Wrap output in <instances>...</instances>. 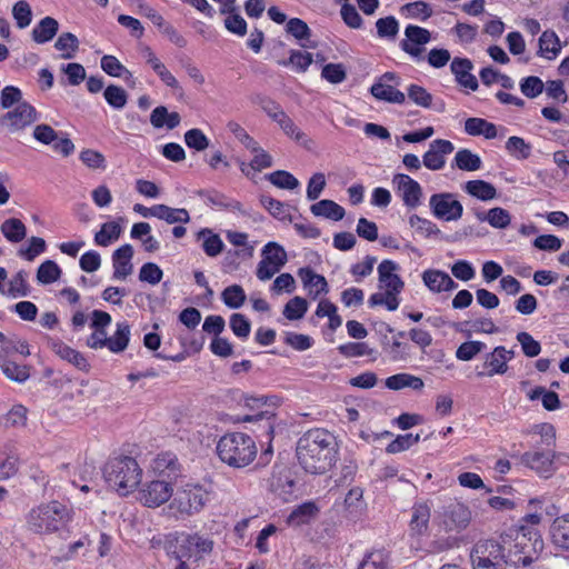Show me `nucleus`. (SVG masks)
Returning <instances> with one entry per match:
<instances>
[{
    "label": "nucleus",
    "mask_w": 569,
    "mask_h": 569,
    "mask_svg": "<svg viewBox=\"0 0 569 569\" xmlns=\"http://www.w3.org/2000/svg\"><path fill=\"white\" fill-rule=\"evenodd\" d=\"M531 433L538 435L540 441L536 443L535 450L525 452L520 460L523 466L535 471L539 477L550 478L557 467L556 429L551 423L535 425Z\"/></svg>",
    "instance_id": "obj_3"
},
{
    "label": "nucleus",
    "mask_w": 569,
    "mask_h": 569,
    "mask_svg": "<svg viewBox=\"0 0 569 569\" xmlns=\"http://www.w3.org/2000/svg\"><path fill=\"white\" fill-rule=\"evenodd\" d=\"M70 521V510L59 501H50L30 510L27 523L34 533H52Z\"/></svg>",
    "instance_id": "obj_7"
},
{
    "label": "nucleus",
    "mask_w": 569,
    "mask_h": 569,
    "mask_svg": "<svg viewBox=\"0 0 569 569\" xmlns=\"http://www.w3.org/2000/svg\"><path fill=\"white\" fill-rule=\"evenodd\" d=\"M451 72L455 74L457 82L469 90H477L478 80L471 73L472 62L467 58H455L451 61Z\"/></svg>",
    "instance_id": "obj_24"
},
{
    "label": "nucleus",
    "mask_w": 569,
    "mask_h": 569,
    "mask_svg": "<svg viewBox=\"0 0 569 569\" xmlns=\"http://www.w3.org/2000/svg\"><path fill=\"white\" fill-rule=\"evenodd\" d=\"M545 548L543 539L532 528L516 536L502 535L499 540L482 539L470 551L471 565L528 566Z\"/></svg>",
    "instance_id": "obj_1"
},
{
    "label": "nucleus",
    "mask_w": 569,
    "mask_h": 569,
    "mask_svg": "<svg viewBox=\"0 0 569 569\" xmlns=\"http://www.w3.org/2000/svg\"><path fill=\"white\" fill-rule=\"evenodd\" d=\"M0 369L8 379L17 382H24L30 376L27 366H20L6 359L0 360Z\"/></svg>",
    "instance_id": "obj_49"
},
{
    "label": "nucleus",
    "mask_w": 569,
    "mask_h": 569,
    "mask_svg": "<svg viewBox=\"0 0 569 569\" xmlns=\"http://www.w3.org/2000/svg\"><path fill=\"white\" fill-rule=\"evenodd\" d=\"M219 459L231 468H244L257 457L254 440L244 432H228L217 443Z\"/></svg>",
    "instance_id": "obj_4"
},
{
    "label": "nucleus",
    "mask_w": 569,
    "mask_h": 569,
    "mask_svg": "<svg viewBox=\"0 0 569 569\" xmlns=\"http://www.w3.org/2000/svg\"><path fill=\"white\" fill-rule=\"evenodd\" d=\"M12 16L18 28L24 29L29 27L32 20V10L30 4L24 0L16 2L12 7Z\"/></svg>",
    "instance_id": "obj_57"
},
{
    "label": "nucleus",
    "mask_w": 569,
    "mask_h": 569,
    "mask_svg": "<svg viewBox=\"0 0 569 569\" xmlns=\"http://www.w3.org/2000/svg\"><path fill=\"white\" fill-rule=\"evenodd\" d=\"M296 455L299 465L306 472L323 475L337 461L336 437L322 428L310 429L299 438Z\"/></svg>",
    "instance_id": "obj_2"
},
{
    "label": "nucleus",
    "mask_w": 569,
    "mask_h": 569,
    "mask_svg": "<svg viewBox=\"0 0 569 569\" xmlns=\"http://www.w3.org/2000/svg\"><path fill=\"white\" fill-rule=\"evenodd\" d=\"M359 569H389V558L383 550H373L366 555Z\"/></svg>",
    "instance_id": "obj_52"
},
{
    "label": "nucleus",
    "mask_w": 569,
    "mask_h": 569,
    "mask_svg": "<svg viewBox=\"0 0 569 569\" xmlns=\"http://www.w3.org/2000/svg\"><path fill=\"white\" fill-rule=\"evenodd\" d=\"M156 218L164 220L169 224L188 223L190 221V214L187 209L171 208L166 204H158Z\"/></svg>",
    "instance_id": "obj_39"
},
{
    "label": "nucleus",
    "mask_w": 569,
    "mask_h": 569,
    "mask_svg": "<svg viewBox=\"0 0 569 569\" xmlns=\"http://www.w3.org/2000/svg\"><path fill=\"white\" fill-rule=\"evenodd\" d=\"M431 506L429 501H417L412 506L409 522V530L412 536H422L428 531Z\"/></svg>",
    "instance_id": "obj_22"
},
{
    "label": "nucleus",
    "mask_w": 569,
    "mask_h": 569,
    "mask_svg": "<svg viewBox=\"0 0 569 569\" xmlns=\"http://www.w3.org/2000/svg\"><path fill=\"white\" fill-rule=\"evenodd\" d=\"M122 228L117 221L104 222L100 230L94 234L97 246L108 247L117 241L121 234Z\"/></svg>",
    "instance_id": "obj_38"
},
{
    "label": "nucleus",
    "mask_w": 569,
    "mask_h": 569,
    "mask_svg": "<svg viewBox=\"0 0 569 569\" xmlns=\"http://www.w3.org/2000/svg\"><path fill=\"white\" fill-rule=\"evenodd\" d=\"M28 247H21L18 250V256L27 261L34 260L39 254L43 253L47 249L44 239L40 237H31Z\"/></svg>",
    "instance_id": "obj_56"
},
{
    "label": "nucleus",
    "mask_w": 569,
    "mask_h": 569,
    "mask_svg": "<svg viewBox=\"0 0 569 569\" xmlns=\"http://www.w3.org/2000/svg\"><path fill=\"white\" fill-rule=\"evenodd\" d=\"M0 230L4 238L13 243L22 241L27 236V228L24 223L17 218H9L4 220Z\"/></svg>",
    "instance_id": "obj_37"
},
{
    "label": "nucleus",
    "mask_w": 569,
    "mask_h": 569,
    "mask_svg": "<svg viewBox=\"0 0 569 569\" xmlns=\"http://www.w3.org/2000/svg\"><path fill=\"white\" fill-rule=\"evenodd\" d=\"M550 538L556 548L569 551V512L553 519L550 526Z\"/></svg>",
    "instance_id": "obj_27"
},
{
    "label": "nucleus",
    "mask_w": 569,
    "mask_h": 569,
    "mask_svg": "<svg viewBox=\"0 0 569 569\" xmlns=\"http://www.w3.org/2000/svg\"><path fill=\"white\" fill-rule=\"evenodd\" d=\"M38 120L33 106L22 102L0 117V126L10 132L23 130Z\"/></svg>",
    "instance_id": "obj_14"
},
{
    "label": "nucleus",
    "mask_w": 569,
    "mask_h": 569,
    "mask_svg": "<svg viewBox=\"0 0 569 569\" xmlns=\"http://www.w3.org/2000/svg\"><path fill=\"white\" fill-rule=\"evenodd\" d=\"M286 31L290 33L292 37H295L298 41L301 42V46L305 48H315V44H307L302 41H308L311 37V30L308 27V24L299 19V18H291L288 20L286 26Z\"/></svg>",
    "instance_id": "obj_45"
},
{
    "label": "nucleus",
    "mask_w": 569,
    "mask_h": 569,
    "mask_svg": "<svg viewBox=\"0 0 569 569\" xmlns=\"http://www.w3.org/2000/svg\"><path fill=\"white\" fill-rule=\"evenodd\" d=\"M101 69L111 77H131L132 73L114 57L103 56L101 58Z\"/></svg>",
    "instance_id": "obj_59"
},
{
    "label": "nucleus",
    "mask_w": 569,
    "mask_h": 569,
    "mask_svg": "<svg viewBox=\"0 0 569 569\" xmlns=\"http://www.w3.org/2000/svg\"><path fill=\"white\" fill-rule=\"evenodd\" d=\"M58 30V21L52 17H44L32 29V40L39 44L47 43L54 38Z\"/></svg>",
    "instance_id": "obj_28"
},
{
    "label": "nucleus",
    "mask_w": 569,
    "mask_h": 569,
    "mask_svg": "<svg viewBox=\"0 0 569 569\" xmlns=\"http://www.w3.org/2000/svg\"><path fill=\"white\" fill-rule=\"evenodd\" d=\"M430 211L435 218L443 221H457L463 214V206L451 192L433 193L429 198Z\"/></svg>",
    "instance_id": "obj_10"
},
{
    "label": "nucleus",
    "mask_w": 569,
    "mask_h": 569,
    "mask_svg": "<svg viewBox=\"0 0 569 569\" xmlns=\"http://www.w3.org/2000/svg\"><path fill=\"white\" fill-rule=\"evenodd\" d=\"M431 41V32L416 24H408L400 48L416 61L423 59L425 46Z\"/></svg>",
    "instance_id": "obj_13"
},
{
    "label": "nucleus",
    "mask_w": 569,
    "mask_h": 569,
    "mask_svg": "<svg viewBox=\"0 0 569 569\" xmlns=\"http://www.w3.org/2000/svg\"><path fill=\"white\" fill-rule=\"evenodd\" d=\"M398 264L391 260H383L378 266L379 288L392 297H398L405 287V282L396 273Z\"/></svg>",
    "instance_id": "obj_17"
},
{
    "label": "nucleus",
    "mask_w": 569,
    "mask_h": 569,
    "mask_svg": "<svg viewBox=\"0 0 569 569\" xmlns=\"http://www.w3.org/2000/svg\"><path fill=\"white\" fill-rule=\"evenodd\" d=\"M465 131L469 136H482L486 139H495L498 134L497 126L482 118H468L465 121Z\"/></svg>",
    "instance_id": "obj_31"
},
{
    "label": "nucleus",
    "mask_w": 569,
    "mask_h": 569,
    "mask_svg": "<svg viewBox=\"0 0 569 569\" xmlns=\"http://www.w3.org/2000/svg\"><path fill=\"white\" fill-rule=\"evenodd\" d=\"M260 203L276 219L280 221H291V214L288 204L266 194L260 197Z\"/></svg>",
    "instance_id": "obj_44"
},
{
    "label": "nucleus",
    "mask_w": 569,
    "mask_h": 569,
    "mask_svg": "<svg viewBox=\"0 0 569 569\" xmlns=\"http://www.w3.org/2000/svg\"><path fill=\"white\" fill-rule=\"evenodd\" d=\"M486 221L496 229H506L511 222V216L506 209L496 207L486 212Z\"/></svg>",
    "instance_id": "obj_60"
},
{
    "label": "nucleus",
    "mask_w": 569,
    "mask_h": 569,
    "mask_svg": "<svg viewBox=\"0 0 569 569\" xmlns=\"http://www.w3.org/2000/svg\"><path fill=\"white\" fill-rule=\"evenodd\" d=\"M371 94L378 99L390 103L402 104L406 101V96L393 86L378 81L370 88Z\"/></svg>",
    "instance_id": "obj_34"
},
{
    "label": "nucleus",
    "mask_w": 569,
    "mask_h": 569,
    "mask_svg": "<svg viewBox=\"0 0 569 569\" xmlns=\"http://www.w3.org/2000/svg\"><path fill=\"white\" fill-rule=\"evenodd\" d=\"M172 495V481L161 478L143 483L139 490V500L149 508H156L169 501Z\"/></svg>",
    "instance_id": "obj_11"
},
{
    "label": "nucleus",
    "mask_w": 569,
    "mask_h": 569,
    "mask_svg": "<svg viewBox=\"0 0 569 569\" xmlns=\"http://www.w3.org/2000/svg\"><path fill=\"white\" fill-rule=\"evenodd\" d=\"M133 257V248L131 244L126 243L119 247L112 253V278L116 280H124L133 271V264L131 262Z\"/></svg>",
    "instance_id": "obj_21"
},
{
    "label": "nucleus",
    "mask_w": 569,
    "mask_h": 569,
    "mask_svg": "<svg viewBox=\"0 0 569 569\" xmlns=\"http://www.w3.org/2000/svg\"><path fill=\"white\" fill-rule=\"evenodd\" d=\"M48 346L52 350V352L60 359L71 363L81 371H89L90 365L88 360L84 358V356L78 350L66 345L60 339H49Z\"/></svg>",
    "instance_id": "obj_19"
},
{
    "label": "nucleus",
    "mask_w": 569,
    "mask_h": 569,
    "mask_svg": "<svg viewBox=\"0 0 569 569\" xmlns=\"http://www.w3.org/2000/svg\"><path fill=\"white\" fill-rule=\"evenodd\" d=\"M298 276L300 277L303 287L308 289L309 296L313 299L318 298L321 293H327L329 291L326 278L316 273L311 268H300Z\"/></svg>",
    "instance_id": "obj_26"
},
{
    "label": "nucleus",
    "mask_w": 569,
    "mask_h": 569,
    "mask_svg": "<svg viewBox=\"0 0 569 569\" xmlns=\"http://www.w3.org/2000/svg\"><path fill=\"white\" fill-rule=\"evenodd\" d=\"M277 123L283 131V133L288 138L295 140L296 142L307 146V143L310 141L307 138V134L295 123V121L287 113L280 116Z\"/></svg>",
    "instance_id": "obj_43"
},
{
    "label": "nucleus",
    "mask_w": 569,
    "mask_h": 569,
    "mask_svg": "<svg viewBox=\"0 0 569 569\" xmlns=\"http://www.w3.org/2000/svg\"><path fill=\"white\" fill-rule=\"evenodd\" d=\"M288 256L282 246L270 241L261 250V260L257 266V278L261 281L270 280L287 263Z\"/></svg>",
    "instance_id": "obj_9"
},
{
    "label": "nucleus",
    "mask_w": 569,
    "mask_h": 569,
    "mask_svg": "<svg viewBox=\"0 0 569 569\" xmlns=\"http://www.w3.org/2000/svg\"><path fill=\"white\" fill-rule=\"evenodd\" d=\"M61 268L52 260H46L37 270V280L42 284H50L61 277Z\"/></svg>",
    "instance_id": "obj_48"
},
{
    "label": "nucleus",
    "mask_w": 569,
    "mask_h": 569,
    "mask_svg": "<svg viewBox=\"0 0 569 569\" xmlns=\"http://www.w3.org/2000/svg\"><path fill=\"white\" fill-rule=\"evenodd\" d=\"M30 293L28 273L24 270L18 271L11 277L6 295L11 298L27 297Z\"/></svg>",
    "instance_id": "obj_41"
},
{
    "label": "nucleus",
    "mask_w": 569,
    "mask_h": 569,
    "mask_svg": "<svg viewBox=\"0 0 569 569\" xmlns=\"http://www.w3.org/2000/svg\"><path fill=\"white\" fill-rule=\"evenodd\" d=\"M308 310V302L305 298L293 297L283 308V316L288 320H299L305 317Z\"/></svg>",
    "instance_id": "obj_54"
},
{
    "label": "nucleus",
    "mask_w": 569,
    "mask_h": 569,
    "mask_svg": "<svg viewBox=\"0 0 569 569\" xmlns=\"http://www.w3.org/2000/svg\"><path fill=\"white\" fill-rule=\"evenodd\" d=\"M212 496L211 481L188 482L177 490L169 507L180 517H191L203 510Z\"/></svg>",
    "instance_id": "obj_6"
},
{
    "label": "nucleus",
    "mask_w": 569,
    "mask_h": 569,
    "mask_svg": "<svg viewBox=\"0 0 569 569\" xmlns=\"http://www.w3.org/2000/svg\"><path fill=\"white\" fill-rule=\"evenodd\" d=\"M79 158L89 169L104 170L107 168L106 158L100 151L84 149L80 152Z\"/></svg>",
    "instance_id": "obj_64"
},
{
    "label": "nucleus",
    "mask_w": 569,
    "mask_h": 569,
    "mask_svg": "<svg viewBox=\"0 0 569 569\" xmlns=\"http://www.w3.org/2000/svg\"><path fill=\"white\" fill-rule=\"evenodd\" d=\"M268 180L280 189L292 190L299 186L298 179L284 170H277L270 173Z\"/></svg>",
    "instance_id": "obj_63"
},
{
    "label": "nucleus",
    "mask_w": 569,
    "mask_h": 569,
    "mask_svg": "<svg viewBox=\"0 0 569 569\" xmlns=\"http://www.w3.org/2000/svg\"><path fill=\"white\" fill-rule=\"evenodd\" d=\"M246 298V292L239 284L229 286L221 293L223 303L231 309H239L244 303Z\"/></svg>",
    "instance_id": "obj_50"
},
{
    "label": "nucleus",
    "mask_w": 569,
    "mask_h": 569,
    "mask_svg": "<svg viewBox=\"0 0 569 569\" xmlns=\"http://www.w3.org/2000/svg\"><path fill=\"white\" fill-rule=\"evenodd\" d=\"M519 87L521 93L529 99L537 98L545 89L542 80L536 76H529L521 79Z\"/></svg>",
    "instance_id": "obj_62"
},
{
    "label": "nucleus",
    "mask_w": 569,
    "mask_h": 569,
    "mask_svg": "<svg viewBox=\"0 0 569 569\" xmlns=\"http://www.w3.org/2000/svg\"><path fill=\"white\" fill-rule=\"evenodd\" d=\"M421 279L423 284L432 293H441L452 291L458 283L445 271L438 269H427L422 272Z\"/></svg>",
    "instance_id": "obj_20"
},
{
    "label": "nucleus",
    "mask_w": 569,
    "mask_h": 569,
    "mask_svg": "<svg viewBox=\"0 0 569 569\" xmlns=\"http://www.w3.org/2000/svg\"><path fill=\"white\" fill-rule=\"evenodd\" d=\"M163 545H171L180 557L189 559L191 563L202 560L214 548L213 539L200 532H171L164 536Z\"/></svg>",
    "instance_id": "obj_8"
},
{
    "label": "nucleus",
    "mask_w": 569,
    "mask_h": 569,
    "mask_svg": "<svg viewBox=\"0 0 569 569\" xmlns=\"http://www.w3.org/2000/svg\"><path fill=\"white\" fill-rule=\"evenodd\" d=\"M376 28L380 38L395 39L399 32V22L393 16H389L378 19Z\"/></svg>",
    "instance_id": "obj_61"
},
{
    "label": "nucleus",
    "mask_w": 569,
    "mask_h": 569,
    "mask_svg": "<svg viewBox=\"0 0 569 569\" xmlns=\"http://www.w3.org/2000/svg\"><path fill=\"white\" fill-rule=\"evenodd\" d=\"M471 521V511L462 503H456L449 507L443 515L442 528L446 532H461Z\"/></svg>",
    "instance_id": "obj_18"
},
{
    "label": "nucleus",
    "mask_w": 569,
    "mask_h": 569,
    "mask_svg": "<svg viewBox=\"0 0 569 569\" xmlns=\"http://www.w3.org/2000/svg\"><path fill=\"white\" fill-rule=\"evenodd\" d=\"M481 166V158L469 149L458 150L451 163L452 168H458L463 171H477Z\"/></svg>",
    "instance_id": "obj_36"
},
{
    "label": "nucleus",
    "mask_w": 569,
    "mask_h": 569,
    "mask_svg": "<svg viewBox=\"0 0 569 569\" xmlns=\"http://www.w3.org/2000/svg\"><path fill=\"white\" fill-rule=\"evenodd\" d=\"M319 508L313 501H307L297 506L287 517L289 527L298 528L311 523L318 516Z\"/></svg>",
    "instance_id": "obj_25"
},
{
    "label": "nucleus",
    "mask_w": 569,
    "mask_h": 569,
    "mask_svg": "<svg viewBox=\"0 0 569 569\" xmlns=\"http://www.w3.org/2000/svg\"><path fill=\"white\" fill-rule=\"evenodd\" d=\"M487 348L486 343L478 340L466 341L456 350V358L461 361H470Z\"/></svg>",
    "instance_id": "obj_55"
},
{
    "label": "nucleus",
    "mask_w": 569,
    "mask_h": 569,
    "mask_svg": "<svg viewBox=\"0 0 569 569\" xmlns=\"http://www.w3.org/2000/svg\"><path fill=\"white\" fill-rule=\"evenodd\" d=\"M455 150L451 141L446 139H436L430 142L428 150L422 156V164L431 170L439 171L446 166V158Z\"/></svg>",
    "instance_id": "obj_16"
},
{
    "label": "nucleus",
    "mask_w": 569,
    "mask_h": 569,
    "mask_svg": "<svg viewBox=\"0 0 569 569\" xmlns=\"http://www.w3.org/2000/svg\"><path fill=\"white\" fill-rule=\"evenodd\" d=\"M392 186L403 204L415 209L421 204L422 188L418 181L405 173H397L392 178Z\"/></svg>",
    "instance_id": "obj_15"
},
{
    "label": "nucleus",
    "mask_w": 569,
    "mask_h": 569,
    "mask_svg": "<svg viewBox=\"0 0 569 569\" xmlns=\"http://www.w3.org/2000/svg\"><path fill=\"white\" fill-rule=\"evenodd\" d=\"M463 190L469 196L481 201H489L497 198L496 187L485 180H469L463 184Z\"/></svg>",
    "instance_id": "obj_30"
},
{
    "label": "nucleus",
    "mask_w": 569,
    "mask_h": 569,
    "mask_svg": "<svg viewBox=\"0 0 569 569\" xmlns=\"http://www.w3.org/2000/svg\"><path fill=\"white\" fill-rule=\"evenodd\" d=\"M270 489L283 501H290L295 497L296 482L287 469L273 472L270 478Z\"/></svg>",
    "instance_id": "obj_23"
},
{
    "label": "nucleus",
    "mask_w": 569,
    "mask_h": 569,
    "mask_svg": "<svg viewBox=\"0 0 569 569\" xmlns=\"http://www.w3.org/2000/svg\"><path fill=\"white\" fill-rule=\"evenodd\" d=\"M198 239H203L202 249L208 257L219 256L223 248V241L219 234L213 233L210 229H202L198 232Z\"/></svg>",
    "instance_id": "obj_40"
},
{
    "label": "nucleus",
    "mask_w": 569,
    "mask_h": 569,
    "mask_svg": "<svg viewBox=\"0 0 569 569\" xmlns=\"http://www.w3.org/2000/svg\"><path fill=\"white\" fill-rule=\"evenodd\" d=\"M103 97L110 107L118 110L123 109L128 101L126 90L114 84H110L104 89Z\"/></svg>",
    "instance_id": "obj_53"
},
{
    "label": "nucleus",
    "mask_w": 569,
    "mask_h": 569,
    "mask_svg": "<svg viewBox=\"0 0 569 569\" xmlns=\"http://www.w3.org/2000/svg\"><path fill=\"white\" fill-rule=\"evenodd\" d=\"M516 356L513 349H506L503 346L495 347L490 352L485 355L483 362L481 365L482 370L477 371V377H493L505 375L509 367L508 362L511 361Z\"/></svg>",
    "instance_id": "obj_12"
},
{
    "label": "nucleus",
    "mask_w": 569,
    "mask_h": 569,
    "mask_svg": "<svg viewBox=\"0 0 569 569\" xmlns=\"http://www.w3.org/2000/svg\"><path fill=\"white\" fill-rule=\"evenodd\" d=\"M54 48L61 52V58L71 59L79 49V40L76 34L63 32L58 37Z\"/></svg>",
    "instance_id": "obj_46"
},
{
    "label": "nucleus",
    "mask_w": 569,
    "mask_h": 569,
    "mask_svg": "<svg viewBox=\"0 0 569 569\" xmlns=\"http://www.w3.org/2000/svg\"><path fill=\"white\" fill-rule=\"evenodd\" d=\"M409 226L420 236L430 238L440 234V229L429 219L411 214L409 217Z\"/></svg>",
    "instance_id": "obj_47"
},
{
    "label": "nucleus",
    "mask_w": 569,
    "mask_h": 569,
    "mask_svg": "<svg viewBox=\"0 0 569 569\" xmlns=\"http://www.w3.org/2000/svg\"><path fill=\"white\" fill-rule=\"evenodd\" d=\"M385 386L390 390L397 391L405 388L419 391L425 387V382L420 377L407 372H401L388 377L385 381Z\"/></svg>",
    "instance_id": "obj_29"
},
{
    "label": "nucleus",
    "mask_w": 569,
    "mask_h": 569,
    "mask_svg": "<svg viewBox=\"0 0 569 569\" xmlns=\"http://www.w3.org/2000/svg\"><path fill=\"white\" fill-rule=\"evenodd\" d=\"M420 440V435H412V433H406V435H399L395 440H392L386 448V451L388 453L395 455L402 452L413 445L418 443Z\"/></svg>",
    "instance_id": "obj_58"
},
{
    "label": "nucleus",
    "mask_w": 569,
    "mask_h": 569,
    "mask_svg": "<svg viewBox=\"0 0 569 569\" xmlns=\"http://www.w3.org/2000/svg\"><path fill=\"white\" fill-rule=\"evenodd\" d=\"M506 150L518 160L528 159L531 154V146L525 139L512 136L506 142Z\"/></svg>",
    "instance_id": "obj_51"
},
{
    "label": "nucleus",
    "mask_w": 569,
    "mask_h": 569,
    "mask_svg": "<svg viewBox=\"0 0 569 569\" xmlns=\"http://www.w3.org/2000/svg\"><path fill=\"white\" fill-rule=\"evenodd\" d=\"M310 211L316 217H323L333 221H339L345 217V209L333 200L323 199L310 207Z\"/></svg>",
    "instance_id": "obj_33"
},
{
    "label": "nucleus",
    "mask_w": 569,
    "mask_h": 569,
    "mask_svg": "<svg viewBox=\"0 0 569 569\" xmlns=\"http://www.w3.org/2000/svg\"><path fill=\"white\" fill-rule=\"evenodd\" d=\"M180 120L178 112H169L164 106L154 108L150 114V122L157 129L166 126L169 130H172L179 126Z\"/></svg>",
    "instance_id": "obj_35"
},
{
    "label": "nucleus",
    "mask_w": 569,
    "mask_h": 569,
    "mask_svg": "<svg viewBox=\"0 0 569 569\" xmlns=\"http://www.w3.org/2000/svg\"><path fill=\"white\" fill-rule=\"evenodd\" d=\"M561 50L560 40L555 31L546 30L539 38V50L537 54L547 60L557 58Z\"/></svg>",
    "instance_id": "obj_32"
},
{
    "label": "nucleus",
    "mask_w": 569,
    "mask_h": 569,
    "mask_svg": "<svg viewBox=\"0 0 569 569\" xmlns=\"http://www.w3.org/2000/svg\"><path fill=\"white\" fill-rule=\"evenodd\" d=\"M130 326L127 322H118L117 330L108 338V349L114 353L123 351L129 343Z\"/></svg>",
    "instance_id": "obj_42"
},
{
    "label": "nucleus",
    "mask_w": 569,
    "mask_h": 569,
    "mask_svg": "<svg viewBox=\"0 0 569 569\" xmlns=\"http://www.w3.org/2000/svg\"><path fill=\"white\" fill-rule=\"evenodd\" d=\"M103 477L110 488L120 496L132 492L141 482L142 469L136 459L120 456L110 459L103 468Z\"/></svg>",
    "instance_id": "obj_5"
}]
</instances>
